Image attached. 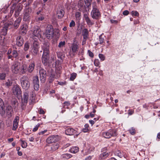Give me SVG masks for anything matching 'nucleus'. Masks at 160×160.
<instances>
[{
  "mask_svg": "<svg viewBox=\"0 0 160 160\" xmlns=\"http://www.w3.org/2000/svg\"><path fill=\"white\" fill-rule=\"evenodd\" d=\"M46 37L48 39H52L53 38H58L60 35L59 30L58 29H53L51 26L47 27L45 32Z\"/></svg>",
  "mask_w": 160,
  "mask_h": 160,
  "instance_id": "f257e3e1",
  "label": "nucleus"
},
{
  "mask_svg": "<svg viewBox=\"0 0 160 160\" xmlns=\"http://www.w3.org/2000/svg\"><path fill=\"white\" fill-rule=\"evenodd\" d=\"M92 0H80L78 3L79 10L81 11H89Z\"/></svg>",
  "mask_w": 160,
  "mask_h": 160,
  "instance_id": "f03ea898",
  "label": "nucleus"
},
{
  "mask_svg": "<svg viewBox=\"0 0 160 160\" xmlns=\"http://www.w3.org/2000/svg\"><path fill=\"white\" fill-rule=\"evenodd\" d=\"M92 10L91 15L93 19H97L100 17V13L98 8L97 3L93 2L92 3Z\"/></svg>",
  "mask_w": 160,
  "mask_h": 160,
  "instance_id": "7ed1b4c3",
  "label": "nucleus"
},
{
  "mask_svg": "<svg viewBox=\"0 0 160 160\" xmlns=\"http://www.w3.org/2000/svg\"><path fill=\"white\" fill-rule=\"evenodd\" d=\"M102 136L106 138H109L112 137H116L118 135L117 131L116 129H111L106 132H102Z\"/></svg>",
  "mask_w": 160,
  "mask_h": 160,
  "instance_id": "20e7f679",
  "label": "nucleus"
},
{
  "mask_svg": "<svg viewBox=\"0 0 160 160\" xmlns=\"http://www.w3.org/2000/svg\"><path fill=\"white\" fill-rule=\"evenodd\" d=\"M22 87L25 90L28 89L30 87V83L29 79L26 76H23L21 79Z\"/></svg>",
  "mask_w": 160,
  "mask_h": 160,
  "instance_id": "39448f33",
  "label": "nucleus"
},
{
  "mask_svg": "<svg viewBox=\"0 0 160 160\" xmlns=\"http://www.w3.org/2000/svg\"><path fill=\"white\" fill-rule=\"evenodd\" d=\"M20 68V63L18 62H15L12 64L11 69L12 73L17 74L19 72Z\"/></svg>",
  "mask_w": 160,
  "mask_h": 160,
  "instance_id": "423d86ee",
  "label": "nucleus"
},
{
  "mask_svg": "<svg viewBox=\"0 0 160 160\" xmlns=\"http://www.w3.org/2000/svg\"><path fill=\"white\" fill-rule=\"evenodd\" d=\"M33 30L32 38L33 39L38 40L41 36L40 29L38 26H36Z\"/></svg>",
  "mask_w": 160,
  "mask_h": 160,
  "instance_id": "0eeeda50",
  "label": "nucleus"
},
{
  "mask_svg": "<svg viewBox=\"0 0 160 160\" xmlns=\"http://www.w3.org/2000/svg\"><path fill=\"white\" fill-rule=\"evenodd\" d=\"M29 94L28 92H25L22 98L21 108L24 109L25 108L28 100Z\"/></svg>",
  "mask_w": 160,
  "mask_h": 160,
  "instance_id": "6e6552de",
  "label": "nucleus"
},
{
  "mask_svg": "<svg viewBox=\"0 0 160 160\" xmlns=\"http://www.w3.org/2000/svg\"><path fill=\"white\" fill-rule=\"evenodd\" d=\"M37 40L33 39V43L32 47V51L33 54L36 55L38 52L39 45Z\"/></svg>",
  "mask_w": 160,
  "mask_h": 160,
  "instance_id": "1a4fd4ad",
  "label": "nucleus"
},
{
  "mask_svg": "<svg viewBox=\"0 0 160 160\" xmlns=\"http://www.w3.org/2000/svg\"><path fill=\"white\" fill-rule=\"evenodd\" d=\"M31 12V9L29 8H26L24 12L23 20L25 21H29L30 18V14Z\"/></svg>",
  "mask_w": 160,
  "mask_h": 160,
  "instance_id": "9d476101",
  "label": "nucleus"
},
{
  "mask_svg": "<svg viewBox=\"0 0 160 160\" xmlns=\"http://www.w3.org/2000/svg\"><path fill=\"white\" fill-rule=\"evenodd\" d=\"M59 140V136L58 135H52L48 137L46 141L48 143H52L53 142H56Z\"/></svg>",
  "mask_w": 160,
  "mask_h": 160,
  "instance_id": "9b49d317",
  "label": "nucleus"
},
{
  "mask_svg": "<svg viewBox=\"0 0 160 160\" xmlns=\"http://www.w3.org/2000/svg\"><path fill=\"white\" fill-rule=\"evenodd\" d=\"M89 11H82L83 13V18H84L87 24L89 26H91L94 24V23L91 21L88 17V12Z\"/></svg>",
  "mask_w": 160,
  "mask_h": 160,
  "instance_id": "f8f14e48",
  "label": "nucleus"
},
{
  "mask_svg": "<svg viewBox=\"0 0 160 160\" xmlns=\"http://www.w3.org/2000/svg\"><path fill=\"white\" fill-rule=\"evenodd\" d=\"M40 80L42 82H44L45 81L46 77V71L43 68H41L39 70Z\"/></svg>",
  "mask_w": 160,
  "mask_h": 160,
  "instance_id": "ddd939ff",
  "label": "nucleus"
},
{
  "mask_svg": "<svg viewBox=\"0 0 160 160\" xmlns=\"http://www.w3.org/2000/svg\"><path fill=\"white\" fill-rule=\"evenodd\" d=\"M33 83L34 89L36 91H38L39 89V84L38 78L37 76H36L33 77Z\"/></svg>",
  "mask_w": 160,
  "mask_h": 160,
  "instance_id": "4468645a",
  "label": "nucleus"
},
{
  "mask_svg": "<svg viewBox=\"0 0 160 160\" xmlns=\"http://www.w3.org/2000/svg\"><path fill=\"white\" fill-rule=\"evenodd\" d=\"M12 90L13 94L17 96L20 95L21 93V90L18 86H14Z\"/></svg>",
  "mask_w": 160,
  "mask_h": 160,
  "instance_id": "2eb2a0df",
  "label": "nucleus"
},
{
  "mask_svg": "<svg viewBox=\"0 0 160 160\" xmlns=\"http://www.w3.org/2000/svg\"><path fill=\"white\" fill-rule=\"evenodd\" d=\"M19 121V117L17 116L15 117L13 122V127L12 130L13 131L16 130L18 126V122Z\"/></svg>",
  "mask_w": 160,
  "mask_h": 160,
  "instance_id": "dca6fc26",
  "label": "nucleus"
},
{
  "mask_svg": "<svg viewBox=\"0 0 160 160\" xmlns=\"http://www.w3.org/2000/svg\"><path fill=\"white\" fill-rule=\"evenodd\" d=\"M28 27V25L26 24L22 25L20 27L19 33L23 35L25 34L27 32Z\"/></svg>",
  "mask_w": 160,
  "mask_h": 160,
  "instance_id": "f3484780",
  "label": "nucleus"
},
{
  "mask_svg": "<svg viewBox=\"0 0 160 160\" xmlns=\"http://www.w3.org/2000/svg\"><path fill=\"white\" fill-rule=\"evenodd\" d=\"M71 51L73 54L77 53L79 49L78 45L76 43H73L72 44L71 48Z\"/></svg>",
  "mask_w": 160,
  "mask_h": 160,
  "instance_id": "a211bd4d",
  "label": "nucleus"
},
{
  "mask_svg": "<svg viewBox=\"0 0 160 160\" xmlns=\"http://www.w3.org/2000/svg\"><path fill=\"white\" fill-rule=\"evenodd\" d=\"M5 113V106L2 99L0 98V113L3 115Z\"/></svg>",
  "mask_w": 160,
  "mask_h": 160,
  "instance_id": "6ab92c4d",
  "label": "nucleus"
},
{
  "mask_svg": "<svg viewBox=\"0 0 160 160\" xmlns=\"http://www.w3.org/2000/svg\"><path fill=\"white\" fill-rule=\"evenodd\" d=\"M23 44V38L20 36H18L16 39V44L18 46H21Z\"/></svg>",
  "mask_w": 160,
  "mask_h": 160,
  "instance_id": "aec40b11",
  "label": "nucleus"
},
{
  "mask_svg": "<svg viewBox=\"0 0 160 160\" xmlns=\"http://www.w3.org/2000/svg\"><path fill=\"white\" fill-rule=\"evenodd\" d=\"M49 59V55L43 54L42 57V62L44 65H47Z\"/></svg>",
  "mask_w": 160,
  "mask_h": 160,
  "instance_id": "412c9836",
  "label": "nucleus"
},
{
  "mask_svg": "<svg viewBox=\"0 0 160 160\" xmlns=\"http://www.w3.org/2000/svg\"><path fill=\"white\" fill-rule=\"evenodd\" d=\"M76 132V131L73 128H69L65 131V133L68 135H72Z\"/></svg>",
  "mask_w": 160,
  "mask_h": 160,
  "instance_id": "4be33fe9",
  "label": "nucleus"
},
{
  "mask_svg": "<svg viewBox=\"0 0 160 160\" xmlns=\"http://www.w3.org/2000/svg\"><path fill=\"white\" fill-rule=\"evenodd\" d=\"M6 112L9 117L12 116L13 113L12 107L11 106H8L6 108Z\"/></svg>",
  "mask_w": 160,
  "mask_h": 160,
  "instance_id": "5701e85b",
  "label": "nucleus"
},
{
  "mask_svg": "<svg viewBox=\"0 0 160 160\" xmlns=\"http://www.w3.org/2000/svg\"><path fill=\"white\" fill-rule=\"evenodd\" d=\"M64 12L62 9H58L57 11V15L58 18H61L64 16Z\"/></svg>",
  "mask_w": 160,
  "mask_h": 160,
  "instance_id": "b1692460",
  "label": "nucleus"
},
{
  "mask_svg": "<svg viewBox=\"0 0 160 160\" xmlns=\"http://www.w3.org/2000/svg\"><path fill=\"white\" fill-rule=\"evenodd\" d=\"M35 62L34 61H32L30 63L28 68V71L29 72H31L34 70L35 68Z\"/></svg>",
  "mask_w": 160,
  "mask_h": 160,
  "instance_id": "393cba45",
  "label": "nucleus"
},
{
  "mask_svg": "<svg viewBox=\"0 0 160 160\" xmlns=\"http://www.w3.org/2000/svg\"><path fill=\"white\" fill-rule=\"evenodd\" d=\"M109 155V154L106 152H102L99 156V158L101 160H104Z\"/></svg>",
  "mask_w": 160,
  "mask_h": 160,
  "instance_id": "a878e982",
  "label": "nucleus"
},
{
  "mask_svg": "<svg viewBox=\"0 0 160 160\" xmlns=\"http://www.w3.org/2000/svg\"><path fill=\"white\" fill-rule=\"evenodd\" d=\"M42 48L43 50V54L49 55V48L48 45H44L42 46Z\"/></svg>",
  "mask_w": 160,
  "mask_h": 160,
  "instance_id": "bb28decb",
  "label": "nucleus"
},
{
  "mask_svg": "<svg viewBox=\"0 0 160 160\" xmlns=\"http://www.w3.org/2000/svg\"><path fill=\"white\" fill-rule=\"evenodd\" d=\"M82 35L84 39H86L88 37V32L86 28H84L82 30Z\"/></svg>",
  "mask_w": 160,
  "mask_h": 160,
  "instance_id": "cd10ccee",
  "label": "nucleus"
},
{
  "mask_svg": "<svg viewBox=\"0 0 160 160\" xmlns=\"http://www.w3.org/2000/svg\"><path fill=\"white\" fill-rule=\"evenodd\" d=\"M21 20V18L20 17H19L17 19V20L15 21L14 23V27L15 28H17L18 27L20 23Z\"/></svg>",
  "mask_w": 160,
  "mask_h": 160,
  "instance_id": "c85d7f7f",
  "label": "nucleus"
},
{
  "mask_svg": "<svg viewBox=\"0 0 160 160\" xmlns=\"http://www.w3.org/2000/svg\"><path fill=\"white\" fill-rule=\"evenodd\" d=\"M11 104L13 108H15L18 107V103L16 99H13L12 100Z\"/></svg>",
  "mask_w": 160,
  "mask_h": 160,
  "instance_id": "c756f323",
  "label": "nucleus"
},
{
  "mask_svg": "<svg viewBox=\"0 0 160 160\" xmlns=\"http://www.w3.org/2000/svg\"><path fill=\"white\" fill-rule=\"evenodd\" d=\"M72 155L69 153H65L62 154L61 156V158L62 159H69L72 157Z\"/></svg>",
  "mask_w": 160,
  "mask_h": 160,
  "instance_id": "7c9ffc66",
  "label": "nucleus"
},
{
  "mask_svg": "<svg viewBox=\"0 0 160 160\" xmlns=\"http://www.w3.org/2000/svg\"><path fill=\"white\" fill-rule=\"evenodd\" d=\"M79 151V148L77 147H74L71 148L69 150L70 152L75 153L78 152Z\"/></svg>",
  "mask_w": 160,
  "mask_h": 160,
  "instance_id": "2f4dec72",
  "label": "nucleus"
},
{
  "mask_svg": "<svg viewBox=\"0 0 160 160\" xmlns=\"http://www.w3.org/2000/svg\"><path fill=\"white\" fill-rule=\"evenodd\" d=\"M44 19V17L43 16L41 15L37 16L35 18V20L36 22H40V21H42Z\"/></svg>",
  "mask_w": 160,
  "mask_h": 160,
  "instance_id": "473e14b6",
  "label": "nucleus"
},
{
  "mask_svg": "<svg viewBox=\"0 0 160 160\" xmlns=\"http://www.w3.org/2000/svg\"><path fill=\"white\" fill-rule=\"evenodd\" d=\"M59 147V145L58 143H54L52 145L51 149L52 151H54L57 150Z\"/></svg>",
  "mask_w": 160,
  "mask_h": 160,
  "instance_id": "72a5a7b5",
  "label": "nucleus"
},
{
  "mask_svg": "<svg viewBox=\"0 0 160 160\" xmlns=\"http://www.w3.org/2000/svg\"><path fill=\"white\" fill-rule=\"evenodd\" d=\"M27 68V66L25 64H23L21 66V70L20 73L21 74H24L26 72Z\"/></svg>",
  "mask_w": 160,
  "mask_h": 160,
  "instance_id": "f704fd0d",
  "label": "nucleus"
},
{
  "mask_svg": "<svg viewBox=\"0 0 160 160\" xmlns=\"http://www.w3.org/2000/svg\"><path fill=\"white\" fill-rule=\"evenodd\" d=\"M12 55L13 58H16L18 56V52L17 50H13L12 51Z\"/></svg>",
  "mask_w": 160,
  "mask_h": 160,
  "instance_id": "c9c22d12",
  "label": "nucleus"
},
{
  "mask_svg": "<svg viewBox=\"0 0 160 160\" xmlns=\"http://www.w3.org/2000/svg\"><path fill=\"white\" fill-rule=\"evenodd\" d=\"M77 76V74L76 73H72L70 75V80L71 81H73L76 78Z\"/></svg>",
  "mask_w": 160,
  "mask_h": 160,
  "instance_id": "e433bc0d",
  "label": "nucleus"
},
{
  "mask_svg": "<svg viewBox=\"0 0 160 160\" xmlns=\"http://www.w3.org/2000/svg\"><path fill=\"white\" fill-rule=\"evenodd\" d=\"M6 73L4 72L0 73V80H4L5 79Z\"/></svg>",
  "mask_w": 160,
  "mask_h": 160,
  "instance_id": "4c0bfd02",
  "label": "nucleus"
},
{
  "mask_svg": "<svg viewBox=\"0 0 160 160\" xmlns=\"http://www.w3.org/2000/svg\"><path fill=\"white\" fill-rule=\"evenodd\" d=\"M20 141L21 142V146L23 148H25L27 146V143L24 141L20 140Z\"/></svg>",
  "mask_w": 160,
  "mask_h": 160,
  "instance_id": "58836bf2",
  "label": "nucleus"
},
{
  "mask_svg": "<svg viewBox=\"0 0 160 160\" xmlns=\"http://www.w3.org/2000/svg\"><path fill=\"white\" fill-rule=\"evenodd\" d=\"M7 29L3 27L1 32V35L3 36L6 35L7 34Z\"/></svg>",
  "mask_w": 160,
  "mask_h": 160,
  "instance_id": "ea45409f",
  "label": "nucleus"
},
{
  "mask_svg": "<svg viewBox=\"0 0 160 160\" xmlns=\"http://www.w3.org/2000/svg\"><path fill=\"white\" fill-rule=\"evenodd\" d=\"M65 42L64 41H61L59 43L58 47L60 48H62L65 46Z\"/></svg>",
  "mask_w": 160,
  "mask_h": 160,
  "instance_id": "a19ab883",
  "label": "nucleus"
},
{
  "mask_svg": "<svg viewBox=\"0 0 160 160\" xmlns=\"http://www.w3.org/2000/svg\"><path fill=\"white\" fill-rule=\"evenodd\" d=\"M89 125L88 124H86L84 125V128L82 129V131L84 132H87L88 131Z\"/></svg>",
  "mask_w": 160,
  "mask_h": 160,
  "instance_id": "79ce46f5",
  "label": "nucleus"
},
{
  "mask_svg": "<svg viewBox=\"0 0 160 160\" xmlns=\"http://www.w3.org/2000/svg\"><path fill=\"white\" fill-rule=\"evenodd\" d=\"M81 15V13L79 12H77L75 13V16L77 19H80Z\"/></svg>",
  "mask_w": 160,
  "mask_h": 160,
  "instance_id": "37998d69",
  "label": "nucleus"
},
{
  "mask_svg": "<svg viewBox=\"0 0 160 160\" xmlns=\"http://www.w3.org/2000/svg\"><path fill=\"white\" fill-rule=\"evenodd\" d=\"M64 105L63 106V108H68V106L70 105V103L69 102L67 101L63 103Z\"/></svg>",
  "mask_w": 160,
  "mask_h": 160,
  "instance_id": "c03bdc74",
  "label": "nucleus"
},
{
  "mask_svg": "<svg viewBox=\"0 0 160 160\" xmlns=\"http://www.w3.org/2000/svg\"><path fill=\"white\" fill-rule=\"evenodd\" d=\"M98 56L101 61H103L105 60V57L103 54H99Z\"/></svg>",
  "mask_w": 160,
  "mask_h": 160,
  "instance_id": "a18cd8bd",
  "label": "nucleus"
},
{
  "mask_svg": "<svg viewBox=\"0 0 160 160\" xmlns=\"http://www.w3.org/2000/svg\"><path fill=\"white\" fill-rule=\"evenodd\" d=\"M29 47V44L28 42H26L25 43L24 46V50L25 51L28 50Z\"/></svg>",
  "mask_w": 160,
  "mask_h": 160,
  "instance_id": "49530a36",
  "label": "nucleus"
},
{
  "mask_svg": "<svg viewBox=\"0 0 160 160\" xmlns=\"http://www.w3.org/2000/svg\"><path fill=\"white\" fill-rule=\"evenodd\" d=\"M131 14L133 16H138L139 15V13L136 11H132L131 12Z\"/></svg>",
  "mask_w": 160,
  "mask_h": 160,
  "instance_id": "de8ad7c7",
  "label": "nucleus"
},
{
  "mask_svg": "<svg viewBox=\"0 0 160 160\" xmlns=\"http://www.w3.org/2000/svg\"><path fill=\"white\" fill-rule=\"evenodd\" d=\"M94 65L96 66H98L100 64V62L98 59H95L94 61Z\"/></svg>",
  "mask_w": 160,
  "mask_h": 160,
  "instance_id": "09e8293b",
  "label": "nucleus"
},
{
  "mask_svg": "<svg viewBox=\"0 0 160 160\" xmlns=\"http://www.w3.org/2000/svg\"><path fill=\"white\" fill-rule=\"evenodd\" d=\"M129 131L130 133L132 135H133L135 134V130L133 128H131L129 130Z\"/></svg>",
  "mask_w": 160,
  "mask_h": 160,
  "instance_id": "8fccbe9b",
  "label": "nucleus"
},
{
  "mask_svg": "<svg viewBox=\"0 0 160 160\" xmlns=\"http://www.w3.org/2000/svg\"><path fill=\"white\" fill-rule=\"evenodd\" d=\"M11 26V24L10 23H6L4 24V28L7 29Z\"/></svg>",
  "mask_w": 160,
  "mask_h": 160,
  "instance_id": "3c124183",
  "label": "nucleus"
},
{
  "mask_svg": "<svg viewBox=\"0 0 160 160\" xmlns=\"http://www.w3.org/2000/svg\"><path fill=\"white\" fill-rule=\"evenodd\" d=\"M12 84V82L9 80H8L5 83V85L8 87L11 86Z\"/></svg>",
  "mask_w": 160,
  "mask_h": 160,
  "instance_id": "603ef678",
  "label": "nucleus"
},
{
  "mask_svg": "<svg viewBox=\"0 0 160 160\" xmlns=\"http://www.w3.org/2000/svg\"><path fill=\"white\" fill-rule=\"evenodd\" d=\"M115 155H117L118 157H121L122 156V154L119 150H118L115 152Z\"/></svg>",
  "mask_w": 160,
  "mask_h": 160,
  "instance_id": "864d4df0",
  "label": "nucleus"
},
{
  "mask_svg": "<svg viewBox=\"0 0 160 160\" xmlns=\"http://www.w3.org/2000/svg\"><path fill=\"white\" fill-rule=\"evenodd\" d=\"M40 124L39 123L38 124L35 126V127H34L33 129L32 130V131L34 132H36L37 131L38 128L40 126Z\"/></svg>",
  "mask_w": 160,
  "mask_h": 160,
  "instance_id": "5fc2aeb1",
  "label": "nucleus"
},
{
  "mask_svg": "<svg viewBox=\"0 0 160 160\" xmlns=\"http://www.w3.org/2000/svg\"><path fill=\"white\" fill-rule=\"evenodd\" d=\"M2 35H1L0 36V44L2 45L4 41V39H5L4 37H2Z\"/></svg>",
  "mask_w": 160,
  "mask_h": 160,
  "instance_id": "6e6d98bb",
  "label": "nucleus"
},
{
  "mask_svg": "<svg viewBox=\"0 0 160 160\" xmlns=\"http://www.w3.org/2000/svg\"><path fill=\"white\" fill-rule=\"evenodd\" d=\"M75 25V23L74 21L72 20L69 24V27L71 28L73 27Z\"/></svg>",
  "mask_w": 160,
  "mask_h": 160,
  "instance_id": "4d7b16f0",
  "label": "nucleus"
},
{
  "mask_svg": "<svg viewBox=\"0 0 160 160\" xmlns=\"http://www.w3.org/2000/svg\"><path fill=\"white\" fill-rule=\"evenodd\" d=\"M88 53L89 56L91 58H93V54L92 52H91L90 50H88Z\"/></svg>",
  "mask_w": 160,
  "mask_h": 160,
  "instance_id": "13d9d810",
  "label": "nucleus"
},
{
  "mask_svg": "<svg viewBox=\"0 0 160 160\" xmlns=\"http://www.w3.org/2000/svg\"><path fill=\"white\" fill-rule=\"evenodd\" d=\"M104 40V38H102L101 36L99 37V41L100 44H102L103 43Z\"/></svg>",
  "mask_w": 160,
  "mask_h": 160,
  "instance_id": "bf43d9fd",
  "label": "nucleus"
},
{
  "mask_svg": "<svg viewBox=\"0 0 160 160\" xmlns=\"http://www.w3.org/2000/svg\"><path fill=\"white\" fill-rule=\"evenodd\" d=\"M47 130H44L43 131H42L40 132H38V134L39 135H43L45 133L47 132Z\"/></svg>",
  "mask_w": 160,
  "mask_h": 160,
  "instance_id": "052dcab7",
  "label": "nucleus"
},
{
  "mask_svg": "<svg viewBox=\"0 0 160 160\" xmlns=\"http://www.w3.org/2000/svg\"><path fill=\"white\" fill-rule=\"evenodd\" d=\"M22 9V7L21 6H19L17 7V9L16 10V11L20 12Z\"/></svg>",
  "mask_w": 160,
  "mask_h": 160,
  "instance_id": "680f3d73",
  "label": "nucleus"
},
{
  "mask_svg": "<svg viewBox=\"0 0 160 160\" xmlns=\"http://www.w3.org/2000/svg\"><path fill=\"white\" fill-rule=\"evenodd\" d=\"M110 22L112 23H113L115 24H117L118 23V21L116 20H113L112 19L110 20Z\"/></svg>",
  "mask_w": 160,
  "mask_h": 160,
  "instance_id": "e2e57ef3",
  "label": "nucleus"
},
{
  "mask_svg": "<svg viewBox=\"0 0 160 160\" xmlns=\"http://www.w3.org/2000/svg\"><path fill=\"white\" fill-rule=\"evenodd\" d=\"M129 13V12L128 10H125L123 11V14L124 15H127Z\"/></svg>",
  "mask_w": 160,
  "mask_h": 160,
  "instance_id": "0e129e2a",
  "label": "nucleus"
},
{
  "mask_svg": "<svg viewBox=\"0 0 160 160\" xmlns=\"http://www.w3.org/2000/svg\"><path fill=\"white\" fill-rule=\"evenodd\" d=\"M49 82H52L54 80V77L53 76H50L49 77Z\"/></svg>",
  "mask_w": 160,
  "mask_h": 160,
  "instance_id": "69168bd1",
  "label": "nucleus"
},
{
  "mask_svg": "<svg viewBox=\"0 0 160 160\" xmlns=\"http://www.w3.org/2000/svg\"><path fill=\"white\" fill-rule=\"evenodd\" d=\"M20 12L16 10L15 11V16L16 17H18L19 15Z\"/></svg>",
  "mask_w": 160,
  "mask_h": 160,
  "instance_id": "338daca9",
  "label": "nucleus"
},
{
  "mask_svg": "<svg viewBox=\"0 0 160 160\" xmlns=\"http://www.w3.org/2000/svg\"><path fill=\"white\" fill-rule=\"evenodd\" d=\"M133 112H134L133 110H129L128 111V114L129 115H131L132 114H133Z\"/></svg>",
  "mask_w": 160,
  "mask_h": 160,
  "instance_id": "774afa93",
  "label": "nucleus"
}]
</instances>
